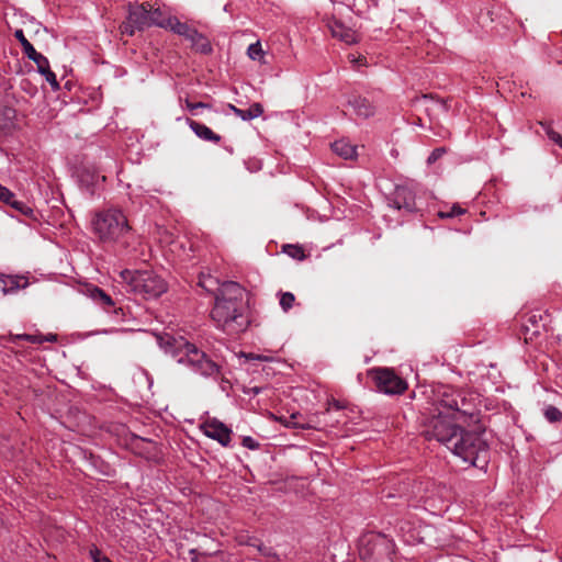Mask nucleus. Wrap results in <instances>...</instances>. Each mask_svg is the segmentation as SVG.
<instances>
[{
	"label": "nucleus",
	"instance_id": "1",
	"mask_svg": "<svg viewBox=\"0 0 562 562\" xmlns=\"http://www.w3.org/2000/svg\"><path fill=\"white\" fill-rule=\"evenodd\" d=\"M437 402V414L427 418L424 425L422 434L425 439H435L464 462L484 469L490 459L486 440L481 434L465 430L458 425V415L468 414L465 400L457 391L446 390Z\"/></svg>",
	"mask_w": 562,
	"mask_h": 562
},
{
	"label": "nucleus",
	"instance_id": "2",
	"mask_svg": "<svg viewBox=\"0 0 562 562\" xmlns=\"http://www.w3.org/2000/svg\"><path fill=\"white\" fill-rule=\"evenodd\" d=\"M244 289L236 282L222 283L215 293L214 306L211 312L216 326L229 335H236L249 325L244 302Z\"/></svg>",
	"mask_w": 562,
	"mask_h": 562
},
{
	"label": "nucleus",
	"instance_id": "3",
	"mask_svg": "<svg viewBox=\"0 0 562 562\" xmlns=\"http://www.w3.org/2000/svg\"><path fill=\"white\" fill-rule=\"evenodd\" d=\"M93 233L102 243L126 244L132 227L126 215L119 209H108L95 214L92 221Z\"/></svg>",
	"mask_w": 562,
	"mask_h": 562
},
{
	"label": "nucleus",
	"instance_id": "4",
	"mask_svg": "<svg viewBox=\"0 0 562 562\" xmlns=\"http://www.w3.org/2000/svg\"><path fill=\"white\" fill-rule=\"evenodd\" d=\"M175 357L177 361L187 364L192 370L205 378H217L221 373L220 366L194 344L184 339H173Z\"/></svg>",
	"mask_w": 562,
	"mask_h": 562
},
{
	"label": "nucleus",
	"instance_id": "5",
	"mask_svg": "<svg viewBox=\"0 0 562 562\" xmlns=\"http://www.w3.org/2000/svg\"><path fill=\"white\" fill-rule=\"evenodd\" d=\"M150 3L128 4V15L120 25L122 35L133 36L136 31H144L150 27L149 20Z\"/></svg>",
	"mask_w": 562,
	"mask_h": 562
},
{
	"label": "nucleus",
	"instance_id": "6",
	"mask_svg": "<svg viewBox=\"0 0 562 562\" xmlns=\"http://www.w3.org/2000/svg\"><path fill=\"white\" fill-rule=\"evenodd\" d=\"M376 389L387 395H400L407 390V382L398 376L394 370L378 368L371 371Z\"/></svg>",
	"mask_w": 562,
	"mask_h": 562
},
{
	"label": "nucleus",
	"instance_id": "7",
	"mask_svg": "<svg viewBox=\"0 0 562 562\" xmlns=\"http://www.w3.org/2000/svg\"><path fill=\"white\" fill-rule=\"evenodd\" d=\"M135 283L136 289L134 292L148 297L159 296L166 291L165 281L149 271H143L136 276Z\"/></svg>",
	"mask_w": 562,
	"mask_h": 562
},
{
	"label": "nucleus",
	"instance_id": "8",
	"mask_svg": "<svg viewBox=\"0 0 562 562\" xmlns=\"http://www.w3.org/2000/svg\"><path fill=\"white\" fill-rule=\"evenodd\" d=\"M203 431L206 437L218 441L222 446L229 445L232 430L223 423L216 419L207 420L203 425Z\"/></svg>",
	"mask_w": 562,
	"mask_h": 562
},
{
	"label": "nucleus",
	"instance_id": "9",
	"mask_svg": "<svg viewBox=\"0 0 562 562\" xmlns=\"http://www.w3.org/2000/svg\"><path fill=\"white\" fill-rule=\"evenodd\" d=\"M392 203L397 210H405L407 212L417 211L415 203V193L407 186H397L393 193Z\"/></svg>",
	"mask_w": 562,
	"mask_h": 562
},
{
	"label": "nucleus",
	"instance_id": "10",
	"mask_svg": "<svg viewBox=\"0 0 562 562\" xmlns=\"http://www.w3.org/2000/svg\"><path fill=\"white\" fill-rule=\"evenodd\" d=\"M30 285L29 277L22 274H0V291L4 294H14Z\"/></svg>",
	"mask_w": 562,
	"mask_h": 562
},
{
	"label": "nucleus",
	"instance_id": "11",
	"mask_svg": "<svg viewBox=\"0 0 562 562\" xmlns=\"http://www.w3.org/2000/svg\"><path fill=\"white\" fill-rule=\"evenodd\" d=\"M14 36L21 43L23 53L27 56L29 59L36 64L37 70H43L48 59L41 53L36 52L34 46L25 37L22 30L15 31Z\"/></svg>",
	"mask_w": 562,
	"mask_h": 562
},
{
	"label": "nucleus",
	"instance_id": "12",
	"mask_svg": "<svg viewBox=\"0 0 562 562\" xmlns=\"http://www.w3.org/2000/svg\"><path fill=\"white\" fill-rule=\"evenodd\" d=\"M327 27L334 37L346 44L350 45L358 42V34L353 30L346 27L340 21H329Z\"/></svg>",
	"mask_w": 562,
	"mask_h": 562
},
{
	"label": "nucleus",
	"instance_id": "13",
	"mask_svg": "<svg viewBox=\"0 0 562 562\" xmlns=\"http://www.w3.org/2000/svg\"><path fill=\"white\" fill-rule=\"evenodd\" d=\"M348 105L352 108L356 115L367 119L374 114V106L373 104L366 98L358 95V94H351L348 98Z\"/></svg>",
	"mask_w": 562,
	"mask_h": 562
},
{
	"label": "nucleus",
	"instance_id": "14",
	"mask_svg": "<svg viewBox=\"0 0 562 562\" xmlns=\"http://www.w3.org/2000/svg\"><path fill=\"white\" fill-rule=\"evenodd\" d=\"M188 125L190 128L195 133V135L206 142L212 143H218L221 140V136L216 133H214L211 128H209L206 125L201 124L194 120L188 119L187 120Z\"/></svg>",
	"mask_w": 562,
	"mask_h": 562
},
{
	"label": "nucleus",
	"instance_id": "15",
	"mask_svg": "<svg viewBox=\"0 0 562 562\" xmlns=\"http://www.w3.org/2000/svg\"><path fill=\"white\" fill-rule=\"evenodd\" d=\"M88 295L106 311L114 306L112 297L98 286L88 288Z\"/></svg>",
	"mask_w": 562,
	"mask_h": 562
},
{
	"label": "nucleus",
	"instance_id": "16",
	"mask_svg": "<svg viewBox=\"0 0 562 562\" xmlns=\"http://www.w3.org/2000/svg\"><path fill=\"white\" fill-rule=\"evenodd\" d=\"M229 109L244 121L256 119L263 112V108L260 103L251 104L248 110H241L233 104H229Z\"/></svg>",
	"mask_w": 562,
	"mask_h": 562
},
{
	"label": "nucleus",
	"instance_id": "17",
	"mask_svg": "<svg viewBox=\"0 0 562 562\" xmlns=\"http://www.w3.org/2000/svg\"><path fill=\"white\" fill-rule=\"evenodd\" d=\"M188 41H190L191 46L195 52L202 54H209L212 52L210 41L203 34L199 33L196 30H194L193 34Z\"/></svg>",
	"mask_w": 562,
	"mask_h": 562
},
{
	"label": "nucleus",
	"instance_id": "18",
	"mask_svg": "<svg viewBox=\"0 0 562 562\" xmlns=\"http://www.w3.org/2000/svg\"><path fill=\"white\" fill-rule=\"evenodd\" d=\"M331 149L335 154L344 159H352L356 157V147L348 142L340 139L331 144Z\"/></svg>",
	"mask_w": 562,
	"mask_h": 562
},
{
	"label": "nucleus",
	"instance_id": "19",
	"mask_svg": "<svg viewBox=\"0 0 562 562\" xmlns=\"http://www.w3.org/2000/svg\"><path fill=\"white\" fill-rule=\"evenodd\" d=\"M167 30H170L173 33L183 36L186 40H189L195 29L191 27L187 23L180 22L177 18L173 16L167 24Z\"/></svg>",
	"mask_w": 562,
	"mask_h": 562
},
{
	"label": "nucleus",
	"instance_id": "20",
	"mask_svg": "<svg viewBox=\"0 0 562 562\" xmlns=\"http://www.w3.org/2000/svg\"><path fill=\"white\" fill-rule=\"evenodd\" d=\"M173 16L167 15L160 8H154L150 3L149 20L150 26L167 29V24Z\"/></svg>",
	"mask_w": 562,
	"mask_h": 562
},
{
	"label": "nucleus",
	"instance_id": "21",
	"mask_svg": "<svg viewBox=\"0 0 562 562\" xmlns=\"http://www.w3.org/2000/svg\"><path fill=\"white\" fill-rule=\"evenodd\" d=\"M198 284L214 295L216 292H218V288L222 285L216 278H213L212 276H205L204 273L200 274Z\"/></svg>",
	"mask_w": 562,
	"mask_h": 562
},
{
	"label": "nucleus",
	"instance_id": "22",
	"mask_svg": "<svg viewBox=\"0 0 562 562\" xmlns=\"http://www.w3.org/2000/svg\"><path fill=\"white\" fill-rule=\"evenodd\" d=\"M302 415L299 413H294L289 417H280V422L284 424L285 427L289 428H302V429H311L314 428L308 423L300 422Z\"/></svg>",
	"mask_w": 562,
	"mask_h": 562
},
{
	"label": "nucleus",
	"instance_id": "23",
	"mask_svg": "<svg viewBox=\"0 0 562 562\" xmlns=\"http://www.w3.org/2000/svg\"><path fill=\"white\" fill-rule=\"evenodd\" d=\"M8 204L25 217L36 220L35 211L24 202L15 200V196Z\"/></svg>",
	"mask_w": 562,
	"mask_h": 562
},
{
	"label": "nucleus",
	"instance_id": "24",
	"mask_svg": "<svg viewBox=\"0 0 562 562\" xmlns=\"http://www.w3.org/2000/svg\"><path fill=\"white\" fill-rule=\"evenodd\" d=\"M548 315L547 314H541V313H532L530 314L527 319H526V323L531 325L533 327V331H532V335H539L540 334V323H541V327L546 328V323L544 321L547 319Z\"/></svg>",
	"mask_w": 562,
	"mask_h": 562
},
{
	"label": "nucleus",
	"instance_id": "25",
	"mask_svg": "<svg viewBox=\"0 0 562 562\" xmlns=\"http://www.w3.org/2000/svg\"><path fill=\"white\" fill-rule=\"evenodd\" d=\"M8 340L14 345H19L21 340L31 342V344H41L44 339L41 336L36 335H29V334H21V335H13L10 334L8 337Z\"/></svg>",
	"mask_w": 562,
	"mask_h": 562
},
{
	"label": "nucleus",
	"instance_id": "26",
	"mask_svg": "<svg viewBox=\"0 0 562 562\" xmlns=\"http://www.w3.org/2000/svg\"><path fill=\"white\" fill-rule=\"evenodd\" d=\"M282 250L294 259L303 260L305 258L304 249L301 246L286 244L282 247Z\"/></svg>",
	"mask_w": 562,
	"mask_h": 562
},
{
	"label": "nucleus",
	"instance_id": "27",
	"mask_svg": "<svg viewBox=\"0 0 562 562\" xmlns=\"http://www.w3.org/2000/svg\"><path fill=\"white\" fill-rule=\"evenodd\" d=\"M41 75H43L46 79V81L52 86L54 90L59 89V83L57 81L56 75L50 70L49 63H46V66H44L43 70H38Z\"/></svg>",
	"mask_w": 562,
	"mask_h": 562
},
{
	"label": "nucleus",
	"instance_id": "28",
	"mask_svg": "<svg viewBox=\"0 0 562 562\" xmlns=\"http://www.w3.org/2000/svg\"><path fill=\"white\" fill-rule=\"evenodd\" d=\"M295 302V296L291 292H280V306L284 312L290 311Z\"/></svg>",
	"mask_w": 562,
	"mask_h": 562
},
{
	"label": "nucleus",
	"instance_id": "29",
	"mask_svg": "<svg viewBox=\"0 0 562 562\" xmlns=\"http://www.w3.org/2000/svg\"><path fill=\"white\" fill-rule=\"evenodd\" d=\"M540 124L543 127L548 137L552 142L558 144L560 147H562V136L552 128L551 123L550 122H541Z\"/></svg>",
	"mask_w": 562,
	"mask_h": 562
},
{
	"label": "nucleus",
	"instance_id": "30",
	"mask_svg": "<svg viewBox=\"0 0 562 562\" xmlns=\"http://www.w3.org/2000/svg\"><path fill=\"white\" fill-rule=\"evenodd\" d=\"M247 55L252 60H261V58L263 57V50L260 42L250 44L247 49Z\"/></svg>",
	"mask_w": 562,
	"mask_h": 562
},
{
	"label": "nucleus",
	"instance_id": "31",
	"mask_svg": "<svg viewBox=\"0 0 562 562\" xmlns=\"http://www.w3.org/2000/svg\"><path fill=\"white\" fill-rule=\"evenodd\" d=\"M143 271H131V270H124L121 272V277L123 281H125L132 289V291H135L136 289V276L142 273Z\"/></svg>",
	"mask_w": 562,
	"mask_h": 562
},
{
	"label": "nucleus",
	"instance_id": "32",
	"mask_svg": "<svg viewBox=\"0 0 562 562\" xmlns=\"http://www.w3.org/2000/svg\"><path fill=\"white\" fill-rule=\"evenodd\" d=\"M463 213H465V210L462 209L460 205L454 204L453 206L450 207L449 211H439L438 212V216L440 218H451V217H454V216H459V215H461Z\"/></svg>",
	"mask_w": 562,
	"mask_h": 562
},
{
	"label": "nucleus",
	"instance_id": "33",
	"mask_svg": "<svg viewBox=\"0 0 562 562\" xmlns=\"http://www.w3.org/2000/svg\"><path fill=\"white\" fill-rule=\"evenodd\" d=\"M544 416L550 423H557L561 420L562 413L554 406H548L544 409Z\"/></svg>",
	"mask_w": 562,
	"mask_h": 562
},
{
	"label": "nucleus",
	"instance_id": "34",
	"mask_svg": "<svg viewBox=\"0 0 562 562\" xmlns=\"http://www.w3.org/2000/svg\"><path fill=\"white\" fill-rule=\"evenodd\" d=\"M256 550L263 557L278 559V555L274 552V550L270 547L265 546L261 541Z\"/></svg>",
	"mask_w": 562,
	"mask_h": 562
},
{
	"label": "nucleus",
	"instance_id": "35",
	"mask_svg": "<svg viewBox=\"0 0 562 562\" xmlns=\"http://www.w3.org/2000/svg\"><path fill=\"white\" fill-rule=\"evenodd\" d=\"M90 555L93 562H112L106 555L102 554L97 547L90 550Z\"/></svg>",
	"mask_w": 562,
	"mask_h": 562
},
{
	"label": "nucleus",
	"instance_id": "36",
	"mask_svg": "<svg viewBox=\"0 0 562 562\" xmlns=\"http://www.w3.org/2000/svg\"><path fill=\"white\" fill-rule=\"evenodd\" d=\"M239 543L257 549V547L260 543V540L251 536H241L239 538Z\"/></svg>",
	"mask_w": 562,
	"mask_h": 562
},
{
	"label": "nucleus",
	"instance_id": "37",
	"mask_svg": "<svg viewBox=\"0 0 562 562\" xmlns=\"http://www.w3.org/2000/svg\"><path fill=\"white\" fill-rule=\"evenodd\" d=\"M445 154H446V148L445 147L436 148L429 155V157L427 159V162L429 165H431V164L436 162L439 158H441Z\"/></svg>",
	"mask_w": 562,
	"mask_h": 562
},
{
	"label": "nucleus",
	"instance_id": "38",
	"mask_svg": "<svg viewBox=\"0 0 562 562\" xmlns=\"http://www.w3.org/2000/svg\"><path fill=\"white\" fill-rule=\"evenodd\" d=\"M14 198V193L0 184V201L8 204Z\"/></svg>",
	"mask_w": 562,
	"mask_h": 562
},
{
	"label": "nucleus",
	"instance_id": "39",
	"mask_svg": "<svg viewBox=\"0 0 562 562\" xmlns=\"http://www.w3.org/2000/svg\"><path fill=\"white\" fill-rule=\"evenodd\" d=\"M186 105H187V109L193 114V115H196V110L198 109H204V108H209V104L206 103H203V102H191L189 100L186 101Z\"/></svg>",
	"mask_w": 562,
	"mask_h": 562
},
{
	"label": "nucleus",
	"instance_id": "40",
	"mask_svg": "<svg viewBox=\"0 0 562 562\" xmlns=\"http://www.w3.org/2000/svg\"><path fill=\"white\" fill-rule=\"evenodd\" d=\"M243 446L248 448V449H251V450H255L259 447V443L251 437H244L243 438Z\"/></svg>",
	"mask_w": 562,
	"mask_h": 562
},
{
	"label": "nucleus",
	"instance_id": "41",
	"mask_svg": "<svg viewBox=\"0 0 562 562\" xmlns=\"http://www.w3.org/2000/svg\"><path fill=\"white\" fill-rule=\"evenodd\" d=\"M524 329H525V340L526 341H528L529 339L532 340L533 337L538 336V335H532L533 327L527 323L524 325Z\"/></svg>",
	"mask_w": 562,
	"mask_h": 562
},
{
	"label": "nucleus",
	"instance_id": "42",
	"mask_svg": "<svg viewBox=\"0 0 562 562\" xmlns=\"http://www.w3.org/2000/svg\"><path fill=\"white\" fill-rule=\"evenodd\" d=\"M329 406H333V407H335V408H336V409H338V411L342 408V406H341V405L339 404V402H338V401H336V400H333V402H331V403H329Z\"/></svg>",
	"mask_w": 562,
	"mask_h": 562
},
{
	"label": "nucleus",
	"instance_id": "43",
	"mask_svg": "<svg viewBox=\"0 0 562 562\" xmlns=\"http://www.w3.org/2000/svg\"><path fill=\"white\" fill-rule=\"evenodd\" d=\"M7 115H8V117H13L14 116V110L8 109L7 110Z\"/></svg>",
	"mask_w": 562,
	"mask_h": 562
},
{
	"label": "nucleus",
	"instance_id": "44",
	"mask_svg": "<svg viewBox=\"0 0 562 562\" xmlns=\"http://www.w3.org/2000/svg\"><path fill=\"white\" fill-rule=\"evenodd\" d=\"M247 358L249 359H260V356L249 355Z\"/></svg>",
	"mask_w": 562,
	"mask_h": 562
},
{
	"label": "nucleus",
	"instance_id": "45",
	"mask_svg": "<svg viewBox=\"0 0 562 562\" xmlns=\"http://www.w3.org/2000/svg\"><path fill=\"white\" fill-rule=\"evenodd\" d=\"M196 553H198V550H196V549H191V550H190V554H191V555H195Z\"/></svg>",
	"mask_w": 562,
	"mask_h": 562
},
{
	"label": "nucleus",
	"instance_id": "46",
	"mask_svg": "<svg viewBox=\"0 0 562 562\" xmlns=\"http://www.w3.org/2000/svg\"><path fill=\"white\" fill-rule=\"evenodd\" d=\"M55 339H56V337H55V336H50V337H48V338H45V340H49V341L55 340Z\"/></svg>",
	"mask_w": 562,
	"mask_h": 562
},
{
	"label": "nucleus",
	"instance_id": "47",
	"mask_svg": "<svg viewBox=\"0 0 562 562\" xmlns=\"http://www.w3.org/2000/svg\"><path fill=\"white\" fill-rule=\"evenodd\" d=\"M364 60H366V57H361V58H359V59H358V61H359V63H361V64H362Z\"/></svg>",
	"mask_w": 562,
	"mask_h": 562
}]
</instances>
